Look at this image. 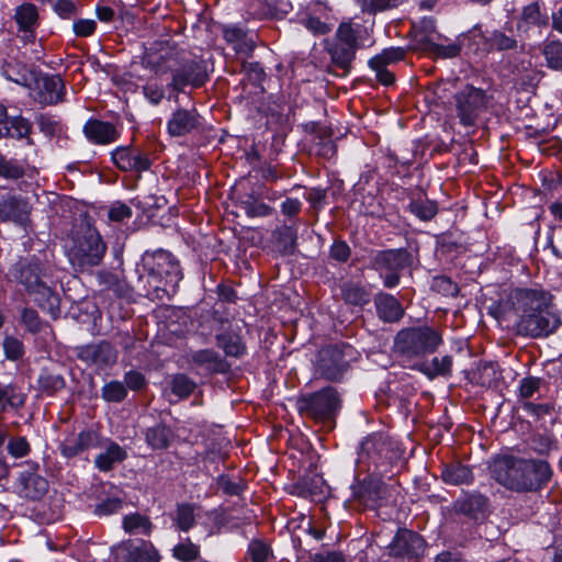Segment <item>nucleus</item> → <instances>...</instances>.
Masks as SVG:
<instances>
[{
	"label": "nucleus",
	"instance_id": "nucleus-3",
	"mask_svg": "<svg viewBox=\"0 0 562 562\" xmlns=\"http://www.w3.org/2000/svg\"><path fill=\"white\" fill-rule=\"evenodd\" d=\"M144 276L148 285L147 295L162 300L176 293L182 279L180 267L173 256L166 250L145 254L143 257Z\"/></svg>",
	"mask_w": 562,
	"mask_h": 562
},
{
	"label": "nucleus",
	"instance_id": "nucleus-1",
	"mask_svg": "<svg viewBox=\"0 0 562 562\" xmlns=\"http://www.w3.org/2000/svg\"><path fill=\"white\" fill-rule=\"evenodd\" d=\"M507 301L518 317L516 329L519 335L543 337L561 325L551 294L542 289H514Z\"/></svg>",
	"mask_w": 562,
	"mask_h": 562
},
{
	"label": "nucleus",
	"instance_id": "nucleus-45",
	"mask_svg": "<svg viewBox=\"0 0 562 562\" xmlns=\"http://www.w3.org/2000/svg\"><path fill=\"white\" fill-rule=\"evenodd\" d=\"M24 175V167L18 160L0 159V177L16 180Z\"/></svg>",
	"mask_w": 562,
	"mask_h": 562
},
{
	"label": "nucleus",
	"instance_id": "nucleus-50",
	"mask_svg": "<svg viewBox=\"0 0 562 562\" xmlns=\"http://www.w3.org/2000/svg\"><path fill=\"white\" fill-rule=\"evenodd\" d=\"M177 525L183 531H188L194 525V513L191 505L183 504L178 506Z\"/></svg>",
	"mask_w": 562,
	"mask_h": 562
},
{
	"label": "nucleus",
	"instance_id": "nucleus-16",
	"mask_svg": "<svg viewBox=\"0 0 562 562\" xmlns=\"http://www.w3.org/2000/svg\"><path fill=\"white\" fill-rule=\"evenodd\" d=\"M390 554L400 559L418 558L424 553V539L409 530L400 531L389 546Z\"/></svg>",
	"mask_w": 562,
	"mask_h": 562
},
{
	"label": "nucleus",
	"instance_id": "nucleus-38",
	"mask_svg": "<svg viewBox=\"0 0 562 562\" xmlns=\"http://www.w3.org/2000/svg\"><path fill=\"white\" fill-rule=\"evenodd\" d=\"M171 395L176 400L188 397L195 389V383L184 374H176L170 381Z\"/></svg>",
	"mask_w": 562,
	"mask_h": 562
},
{
	"label": "nucleus",
	"instance_id": "nucleus-27",
	"mask_svg": "<svg viewBox=\"0 0 562 562\" xmlns=\"http://www.w3.org/2000/svg\"><path fill=\"white\" fill-rule=\"evenodd\" d=\"M473 40L474 43L477 46V49H498V50H505L510 49L515 45V41L510 38L509 36L501 33V32H493L487 37L483 34L481 27L475 26L473 29Z\"/></svg>",
	"mask_w": 562,
	"mask_h": 562
},
{
	"label": "nucleus",
	"instance_id": "nucleus-21",
	"mask_svg": "<svg viewBox=\"0 0 562 562\" xmlns=\"http://www.w3.org/2000/svg\"><path fill=\"white\" fill-rule=\"evenodd\" d=\"M36 99L43 104H55L63 100L65 85L58 75H44L36 80Z\"/></svg>",
	"mask_w": 562,
	"mask_h": 562
},
{
	"label": "nucleus",
	"instance_id": "nucleus-2",
	"mask_svg": "<svg viewBox=\"0 0 562 562\" xmlns=\"http://www.w3.org/2000/svg\"><path fill=\"white\" fill-rule=\"evenodd\" d=\"M491 471L496 482L505 488L518 493L541 490L552 475L547 461L514 454H504L496 458Z\"/></svg>",
	"mask_w": 562,
	"mask_h": 562
},
{
	"label": "nucleus",
	"instance_id": "nucleus-26",
	"mask_svg": "<svg viewBox=\"0 0 562 562\" xmlns=\"http://www.w3.org/2000/svg\"><path fill=\"white\" fill-rule=\"evenodd\" d=\"M224 37L238 54L249 56L255 48V35L244 31L239 26H226L224 29Z\"/></svg>",
	"mask_w": 562,
	"mask_h": 562
},
{
	"label": "nucleus",
	"instance_id": "nucleus-40",
	"mask_svg": "<svg viewBox=\"0 0 562 562\" xmlns=\"http://www.w3.org/2000/svg\"><path fill=\"white\" fill-rule=\"evenodd\" d=\"M241 207L250 217H263L272 213V207L254 196H247V199L243 200Z\"/></svg>",
	"mask_w": 562,
	"mask_h": 562
},
{
	"label": "nucleus",
	"instance_id": "nucleus-22",
	"mask_svg": "<svg viewBox=\"0 0 562 562\" xmlns=\"http://www.w3.org/2000/svg\"><path fill=\"white\" fill-rule=\"evenodd\" d=\"M199 125L200 116L195 110L179 109L169 119L167 130L171 136H183L194 131Z\"/></svg>",
	"mask_w": 562,
	"mask_h": 562
},
{
	"label": "nucleus",
	"instance_id": "nucleus-36",
	"mask_svg": "<svg viewBox=\"0 0 562 562\" xmlns=\"http://www.w3.org/2000/svg\"><path fill=\"white\" fill-rule=\"evenodd\" d=\"M547 12H542L540 4L535 2L524 8L519 27H522V25H526V27L530 25H543L547 24Z\"/></svg>",
	"mask_w": 562,
	"mask_h": 562
},
{
	"label": "nucleus",
	"instance_id": "nucleus-56",
	"mask_svg": "<svg viewBox=\"0 0 562 562\" xmlns=\"http://www.w3.org/2000/svg\"><path fill=\"white\" fill-rule=\"evenodd\" d=\"M8 451L14 458H22L29 453L30 445L23 437L14 438L9 441Z\"/></svg>",
	"mask_w": 562,
	"mask_h": 562
},
{
	"label": "nucleus",
	"instance_id": "nucleus-47",
	"mask_svg": "<svg viewBox=\"0 0 562 562\" xmlns=\"http://www.w3.org/2000/svg\"><path fill=\"white\" fill-rule=\"evenodd\" d=\"M3 350L5 358L13 361L21 359L24 355L22 341L12 336H7L4 338Z\"/></svg>",
	"mask_w": 562,
	"mask_h": 562
},
{
	"label": "nucleus",
	"instance_id": "nucleus-32",
	"mask_svg": "<svg viewBox=\"0 0 562 562\" xmlns=\"http://www.w3.org/2000/svg\"><path fill=\"white\" fill-rule=\"evenodd\" d=\"M25 395L18 392L11 385H3L0 383V412H5L9 408L18 409L24 405Z\"/></svg>",
	"mask_w": 562,
	"mask_h": 562
},
{
	"label": "nucleus",
	"instance_id": "nucleus-12",
	"mask_svg": "<svg viewBox=\"0 0 562 562\" xmlns=\"http://www.w3.org/2000/svg\"><path fill=\"white\" fill-rule=\"evenodd\" d=\"M369 475L351 486L353 498L362 505L375 508L381 505L386 493V486L381 480L382 473L368 472Z\"/></svg>",
	"mask_w": 562,
	"mask_h": 562
},
{
	"label": "nucleus",
	"instance_id": "nucleus-5",
	"mask_svg": "<svg viewBox=\"0 0 562 562\" xmlns=\"http://www.w3.org/2000/svg\"><path fill=\"white\" fill-rule=\"evenodd\" d=\"M441 344V335L428 326L402 329L395 337L397 351L408 357L432 353Z\"/></svg>",
	"mask_w": 562,
	"mask_h": 562
},
{
	"label": "nucleus",
	"instance_id": "nucleus-28",
	"mask_svg": "<svg viewBox=\"0 0 562 562\" xmlns=\"http://www.w3.org/2000/svg\"><path fill=\"white\" fill-rule=\"evenodd\" d=\"M378 315L385 322H397L404 314L401 303L393 295L380 293L374 299Z\"/></svg>",
	"mask_w": 562,
	"mask_h": 562
},
{
	"label": "nucleus",
	"instance_id": "nucleus-55",
	"mask_svg": "<svg viewBox=\"0 0 562 562\" xmlns=\"http://www.w3.org/2000/svg\"><path fill=\"white\" fill-rule=\"evenodd\" d=\"M278 241L282 245L283 250H291L296 240V231L291 226H284L277 232Z\"/></svg>",
	"mask_w": 562,
	"mask_h": 562
},
{
	"label": "nucleus",
	"instance_id": "nucleus-6",
	"mask_svg": "<svg viewBox=\"0 0 562 562\" xmlns=\"http://www.w3.org/2000/svg\"><path fill=\"white\" fill-rule=\"evenodd\" d=\"M148 63L154 65L157 72L172 71V81L170 86L178 91H181L187 86L200 87L207 79V72L204 61L201 59H189L181 64L180 67L173 68L166 55H160L158 60L151 56Z\"/></svg>",
	"mask_w": 562,
	"mask_h": 562
},
{
	"label": "nucleus",
	"instance_id": "nucleus-58",
	"mask_svg": "<svg viewBox=\"0 0 562 562\" xmlns=\"http://www.w3.org/2000/svg\"><path fill=\"white\" fill-rule=\"evenodd\" d=\"M217 486L225 494L238 495L243 491V486L239 482L233 481L227 475H221L217 479Z\"/></svg>",
	"mask_w": 562,
	"mask_h": 562
},
{
	"label": "nucleus",
	"instance_id": "nucleus-41",
	"mask_svg": "<svg viewBox=\"0 0 562 562\" xmlns=\"http://www.w3.org/2000/svg\"><path fill=\"white\" fill-rule=\"evenodd\" d=\"M192 360L196 364L205 366L209 370H218L221 367L220 355L211 349L200 350L193 353Z\"/></svg>",
	"mask_w": 562,
	"mask_h": 562
},
{
	"label": "nucleus",
	"instance_id": "nucleus-17",
	"mask_svg": "<svg viewBox=\"0 0 562 562\" xmlns=\"http://www.w3.org/2000/svg\"><path fill=\"white\" fill-rule=\"evenodd\" d=\"M41 276L42 269L37 262L21 263L20 268L14 272V278L22 283L29 292L47 295L50 304L54 305L57 302V297L42 281Z\"/></svg>",
	"mask_w": 562,
	"mask_h": 562
},
{
	"label": "nucleus",
	"instance_id": "nucleus-4",
	"mask_svg": "<svg viewBox=\"0 0 562 562\" xmlns=\"http://www.w3.org/2000/svg\"><path fill=\"white\" fill-rule=\"evenodd\" d=\"M104 252L105 245L100 234L90 226L77 232L71 244L67 246L70 263L80 270L99 265Z\"/></svg>",
	"mask_w": 562,
	"mask_h": 562
},
{
	"label": "nucleus",
	"instance_id": "nucleus-52",
	"mask_svg": "<svg viewBox=\"0 0 562 562\" xmlns=\"http://www.w3.org/2000/svg\"><path fill=\"white\" fill-rule=\"evenodd\" d=\"M199 554V547L188 541L186 543H179L173 548V555L183 562H190L194 560Z\"/></svg>",
	"mask_w": 562,
	"mask_h": 562
},
{
	"label": "nucleus",
	"instance_id": "nucleus-24",
	"mask_svg": "<svg viewBox=\"0 0 562 562\" xmlns=\"http://www.w3.org/2000/svg\"><path fill=\"white\" fill-rule=\"evenodd\" d=\"M86 137L98 145H106L117 139L119 133L114 125L99 120H90L83 126Z\"/></svg>",
	"mask_w": 562,
	"mask_h": 562
},
{
	"label": "nucleus",
	"instance_id": "nucleus-18",
	"mask_svg": "<svg viewBox=\"0 0 562 562\" xmlns=\"http://www.w3.org/2000/svg\"><path fill=\"white\" fill-rule=\"evenodd\" d=\"M15 493L26 499H40L48 490V482L45 477L33 471H23L13 486Z\"/></svg>",
	"mask_w": 562,
	"mask_h": 562
},
{
	"label": "nucleus",
	"instance_id": "nucleus-46",
	"mask_svg": "<svg viewBox=\"0 0 562 562\" xmlns=\"http://www.w3.org/2000/svg\"><path fill=\"white\" fill-rule=\"evenodd\" d=\"M38 126L42 133L48 137L60 136L64 133V126L60 121L50 115H41Z\"/></svg>",
	"mask_w": 562,
	"mask_h": 562
},
{
	"label": "nucleus",
	"instance_id": "nucleus-30",
	"mask_svg": "<svg viewBox=\"0 0 562 562\" xmlns=\"http://www.w3.org/2000/svg\"><path fill=\"white\" fill-rule=\"evenodd\" d=\"M123 529L130 535L148 536L151 532L153 524L147 516L134 513L124 516Z\"/></svg>",
	"mask_w": 562,
	"mask_h": 562
},
{
	"label": "nucleus",
	"instance_id": "nucleus-15",
	"mask_svg": "<svg viewBox=\"0 0 562 562\" xmlns=\"http://www.w3.org/2000/svg\"><path fill=\"white\" fill-rule=\"evenodd\" d=\"M102 446V436L94 429H85L70 435L60 442V452L65 458H74L83 451Z\"/></svg>",
	"mask_w": 562,
	"mask_h": 562
},
{
	"label": "nucleus",
	"instance_id": "nucleus-11",
	"mask_svg": "<svg viewBox=\"0 0 562 562\" xmlns=\"http://www.w3.org/2000/svg\"><path fill=\"white\" fill-rule=\"evenodd\" d=\"M361 25L351 23H341L337 30V43L329 48V53L335 63L341 66L348 65L355 56L357 48L358 34Z\"/></svg>",
	"mask_w": 562,
	"mask_h": 562
},
{
	"label": "nucleus",
	"instance_id": "nucleus-31",
	"mask_svg": "<svg viewBox=\"0 0 562 562\" xmlns=\"http://www.w3.org/2000/svg\"><path fill=\"white\" fill-rule=\"evenodd\" d=\"M441 476L446 483L453 485L469 484L473 480L471 470L459 463L445 467Z\"/></svg>",
	"mask_w": 562,
	"mask_h": 562
},
{
	"label": "nucleus",
	"instance_id": "nucleus-7",
	"mask_svg": "<svg viewBox=\"0 0 562 562\" xmlns=\"http://www.w3.org/2000/svg\"><path fill=\"white\" fill-rule=\"evenodd\" d=\"M390 459L387 438L382 432H373L367 436L360 443L356 469L358 473H382L383 467Z\"/></svg>",
	"mask_w": 562,
	"mask_h": 562
},
{
	"label": "nucleus",
	"instance_id": "nucleus-42",
	"mask_svg": "<svg viewBox=\"0 0 562 562\" xmlns=\"http://www.w3.org/2000/svg\"><path fill=\"white\" fill-rule=\"evenodd\" d=\"M342 296L346 302L353 305H364L369 302V294L359 285H345L342 288Z\"/></svg>",
	"mask_w": 562,
	"mask_h": 562
},
{
	"label": "nucleus",
	"instance_id": "nucleus-8",
	"mask_svg": "<svg viewBox=\"0 0 562 562\" xmlns=\"http://www.w3.org/2000/svg\"><path fill=\"white\" fill-rule=\"evenodd\" d=\"M355 359V350L349 345H330L319 350L315 363L316 372L331 381L339 380Z\"/></svg>",
	"mask_w": 562,
	"mask_h": 562
},
{
	"label": "nucleus",
	"instance_id": "nucleus-63",
	"mask_svg": "<svg viewBox=\"0 0 562 562\" xmlns=\"http://www.w3.org/2000/svg\"><path fill=\"white\" fill-rule=\"evenodd\" d=\"M74 32L78 36H89L95 30V22L93 20H78L74 23Z\"/></svg>",
	"mask_w": 562,
	"mask_h": 562
},
{
	"label": "nucleus",
	"instance_id": "nucleus-62",
	"mask_svg": "<svg viewBox=\"0 0 562 562\" xmlns=\"http://www.w3.org/2000/svg\"><path fill=\"white\" fill-rule=\"evenodd\" d=\"M460 49H461V47L457 43H451V44H448V45L436 44L434 46V52L439 57H442V58L456 57L460 53Z\"/></svg>",
	"mask_w": 562,
	"mask_h": 562
},
{
	"label": "nucleus",
	"instance_id": "nucleus-25",
	"mask_svg": "<svg viewBox=\"0 0 562 562\" xmlns=\"http://www.w3.org/2000/svg\"><path fill=\"white\" fill-rule=\"evenodd\" d=\"M411 263V256L404 249H390L379 252L374 258L375 267L386 271H400Z\"/></svg>",
	"mask_w": 562,
	"mask_h": 562
},
{
	"label": "nucleus",
	"instance_id": "nucleus-39",
	"mask_svg": "<svg viewBox=\"0 0 562 562\" xmlns=\"http://www.w3.org/2000/svg\"><path fill=\"white\" fill-rule=\"evenodd\" d=\"M5 127L8 133L4 136L13 138H24L31 133V123L22 116H14L10 120L7 117Z\"/></svg>",
	"mask_w": 562,
	"mask_h": 562
},
{
	"label": "nucleus",
	"instance_id": "nucleus-60",
	"mask_svg": "<svg viewBox=\"0 0 562 562\" xmlns=\"http://www.w3.org/2000/svg\"><path fill=\"white\" fill-rule=\"evenodd\" d=\"M350 256L349 246L341 240L335 241L330 247V257L339 262H345Z\"/></svg>",
	"mask_w": 562,
	"mask_h": 562
},
{
	"label": "nucleus",
	"instance_id": "nucleus-13",
	"mask_svg": "<svg viewBox=\"0 0 562 562\" xmlns=\"http://www.w3.org/2000/svg\"><path fill=\"white\" fill-rule=\"evenodd\" d=\"M117 562H159L158 551L150 542L124 541L112 549Z\"/></svg>",
	"mask_w": 562,
	"mask_h": 562
},
{
	"label": "nucleus",
	"instance_id": "nucleus-43",
	"mask_svg": "<svg viewBox=\"0 0 562 562\" xmlns=\"http://www.w3.org/2000/svg\"><path fill=\"white\" fill-rule=\"evenodd\" d=\"M405 50L401 47H389L382 50L381 54L372 57L369 60V65H390L404 58Z\"/></svg>",
	"mask_w": 562,
	"mask_h": 562
},
{
	"label": "nucleus",
	"instance_id": "nucleus-34",
	"mask_svg": "<svg viewBox=\"0 0 562 562\" xmlns=\"http://www.w3.org/2000/svg\"><path fill=\"white\" fill-rule=\"evenodd\" d=\"M217 342L224 352L229 357H240L245 353L246 347L237 334L225 333L217 336Z\"/></svg>",
	"mask_w": 562,
	"mask_h": 562
},
{
	"label": "nucleus",
	"instance_id": "nucleus-35",
	"mask_svg": "<svg viewBox=\"0 0 562 562\" xmlns=\"http://www.w3.org/2000/svg\"><path fill=\"white\" fill-rule=\"evenodd\" d=\"M542 55L546 59L548 68L562 71V43L559 41H550L543 45Z\"/></svg>",
	"mask_w": 562,
	"mask_h": 562
},
{
	"label": "nucleus",
	"instance_id": "nucleus-48",
	"mask_svg": "<svg viewBox=\"0 0 562 562\" xmlns=\"http://www.w3.org/2000/svg\"><path fill=\"white\" fill-rule=\"evenodd\" d=\"M411 211L420 220L428 221L437 213V205L431 201H414Z\"/></svg>",
	"mask_w": 562,
	"mask_h": 562
},
{
	"label": "nucleus",
	"instance_id": "nucleus-37",
	"mask_svg": "<svg viewBox=\"0 0 562 562\" xmlns=\"http://www.w3.org/2000/svg\"><path fill=\"white\" fill-rule=\"evenodd\" d=\"M37 10L34 4L23 3L19 5L15 10V21L19 24L20 29L30 31L37 22Z\"/></svg>",
	"mask_w": 562,
	"mask_h": 562
},
{
	"label": "nucleus",
	"instance_id": "nucleus-23",
	"mask_svg": "<svg viewBox=\"0 0 562 562\" xmlns=\"http://www.w3.org/2000/svg\"><path fill=\"white\" fill-rule=\"evenodd\" d=\"M100 448L104 450L95 457L94 465L101 472L112 470L115 464L123 462L127 457V452L123 447L108 438H102V446Z\"/></svg>",
	"mask_w": 562,
	"mask_h": 562
},
{
	"label": "nucleus",
	"instance_id": "nucleus-29",
	"mask_svg": "<svg viewBox=\"0 0 562 562\" xmlns=\"http://www.w3.org/2000/svg\"><path fill=\"white\" fill-rule=\"evenodd\" d=\"M419 370L430 380L437 376H450L452 371V357H434L430 361L422 363Z\"/></svg>",
	"mask_w": 562,
	"mask_h": 562
},
{
	"label": "nucleus",
	"instance_id": "nucleus-49",
	"mask_svg": "<svg viewBox=\"0 0 562 562\" xmlns=\"http://www.w3.org/2000/svg\"><path fill=\"white\" fill-rule=\"evenodd\" d=\"M143 93L145 99L154 105L159 104L165 95L162 85L156 80H148L143 87Z\"/></svg>",
	"mask_w": 562,
	"mask_h": 562
},
{
	"label": "nucleus",
	"instance_id": "nucleus-10",
	"mask_svg": "<svg viewBox=\"0 0 562 562\" xmlns=\"http://www.w3.org/2000/svg\"><path fill=\"white\" fill-rule=\"evenodd\" d=\"M457 110L463 125H473L477 116L486 109L488 97L480 88L467 86L456 95Z\"/></svg>",
	"mask_w": 562,
	"mask_h": 562
},
{
	"label": "nucleus",
	"instance_id": "nucleus-33",
	"mask_svg": "<svg viewBox=\"0 0 562 562\" xmlns=\"http://www.w3.org/2000/svg\"><path fill=\"white\" fill-rule=\"evenodd\" d=\"M172 440L170 428L158 425L146 431V441L153 449H166Z\"/></svg>",
	"mask_w": 562,
	"mask_h": 562
},
{
	"label": "nucleus",
	"instance_id": "nucleus-59",
	"mask_svg": "<svg viewBox=\"0 0 562 562\" xmlns=\"http://www.w3.org/2000/svg\"><path fill=\"white\" fill-rule=\"evenodd\" d=\"M21 318L30 331L36 333L41 329V321L36 311L32 308H24L22 311Z\"/></svg>",
	"mask_w": 562,
	"mask_h": 562
},
{
	"label": "nucleus",
	"instance_id": "nucleus-53",
	"mask_svg": "<svg viewBox=\"0 0 562 562\" xmlns=\"http://www.w3.org/2000/svg\"><path fill=\"white\" fill-rule=\"evenodd\" d=\"M252 562H267L269 557V547L261 540H252L247 551Z\"/></svg>",
	"mask_w": 562,
	"mask_h": 562
},
{
	"label": "nucleus",
	"instance_id": "nucleus-61",
	"mask_svg": "<svg viewBox=\"0 0 562 562\" xmlns=\"http://www.w3.org/2000/svg\"><path fill=\"white\" fill-rule=\"evenodd\" d=\"M249 14L256 19H263L271 14L267 0H252L249 4Z\"/></svg>",
	"mask_w": 562,
	"mask_h": 562
},
{
	"label": "nucleus",
	"instance_id": "nucleus-44",
	"mask_svg": "<svg viewBox=\"0 0 562 562\" xmlns=\"http://www.w3.org/2000/svg\"><path fill=\"white\" fill-rule=\"evenodd\" d=\"M126 395V387L119 381H111L102 387V397L106 402H122Z\"/></svg>",
	"mask_w": 562,
	"mask_h": 562
},
{
	"label": "nucleus",
	"instance_id": "nucleus-57",
	"mask_svg": "<svg viewBox=\"0 0 562 562\" xmlns=\"http://www.w3.org/2000/svg\"><path fill=\"white\" fill-rule=\"evenodd\" d=\"M540 387V379L528 376L524 378L519 383V395L524 398L531 397Z\"/></svg>",
	"mask_w": 562,
	"mask_h": 562
},
{
	"label": "nucleus",
	"instance_id": "nucleus-54",
	"mask_svg": "<svg viewBox=\"0 0 562 562\" xmlns=\"http://www.w3.org/2000/svg\"><path fill=\"white\" fill-rule=\"evenodd\" d=\"M132 216V210L124 203L116 202L111 205L108 217L111 222H123Z\"/></svg>",
	"mask_w": 562,
	"mask_h": 562
},
{
	"label": "nucleus",
	"instance_id": "nucleus-20",
	"mask_svg": "<svg viewBox=\"0 0 562 562\" xmlns=\"http://www.w3.org/2000/svg\"><path fill=\"white\" fill-rule=\"evenodd\" d=\"M78 357L87 363L105 367L116 361V351L111 344L102 341L80 347Z\"/></svg>",
	"mask_w": 562,
	"mask_h": 562
},
{
	"label": "nucleus",
	"instance_id": "nucleus-64",
	"mask_svg": "<svg viewBox=\"0 0 562 562\" xmlns=\"http://www.w3.org/2000/svg\"><path fill=\"white\" fill-rule=\"evenodd\" d=\"M313 562H346V559L341 552L325 551L314 554Z\"/></svg>",
	"mask_w": 562,
	"mask_h": 562
},
{
	"label": "nucleus",
	"instance_id": "nucleus-51",
	"mask_svg": "<svg viewBox=\"0 0 562 562\" xmlns=\"http://www.w3.org/2000/svg\"><path fill=\"white\" fill-rule=\"evenodd\" d=\"M362 11L374 13L392 7H397L402 0H356Z\"/></svg>",
	"mask_w": 562,
	"mask_h": 562
},
{
	"label": "nucleus",
	"instance_id": "nucleus-9",
	"mask_svg": "<svg viewBox=\"0 0 562 562\" xmlns=\"http://www.w3.org/2000/svg\"><path fill=\"white\" fill-rule=\"evenodd\" d=\"M301 414L317 420L330 419L340 407V398L334 387H325L303 396L297 402Z\"/></svg>",
	"mask_w": 562,
	"mask_h": 562
},
{
	"label": "nucleus",
	"instance_id": "nucleus-14",
	"mask_svg": "<svg viewBox=\"0 0 562 562\" xmlns=\"http://www.w3.org/2000/svg\"><path fill=\"white\" fill-rule=\"evenodd\" d=\"M32 206L26 198L4 194L0 198V222L25 227L30 223Z\"/></svg>",
	"mask_w": 562,
	"mask_h": 562
},
{
	"label": "nucleus",
	"instance_id": "nucleus-19",
	"mask_svg": "<svg viewBox=\"0 0 562 562\" xmlns=\"http://www.w3.org/2000/svg\"><path fill=\"white\" fill-rule=\"evenodd\" d=\"M111 158L122 171L142 172L150 167V160L145 154L128 146L115 148L111 153Z\"/></svg>",
	"mask_w": 562,
	"mask_h": 562
}]
</instances>
